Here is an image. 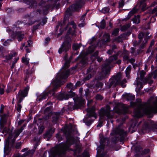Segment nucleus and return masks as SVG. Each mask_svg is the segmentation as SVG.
Masks as SVG:
<instances>
[{"instance_id":"f257e3e1","label":"nucleus","mask_w":157,"mask_h":157,"mask_svg":"<svg viewBox=\"0 0 157 157\" xmlns=\"http://www.w3.org/2000/svg\"><path fill=\"white\" fill-rule=\"evenodd\" d=\"M63 132L66 136V141L65 143H60L51 150V154L53 157H63L66 150L74 143L73 135L77 132V131L76 128L68 127L64 129Z\"/></svg>"},{"instance_id":"f03ea898","label":"nucleus","mask_w":157,"mask_h":157,"mask_svg":"<svg viewBox=\"0 0 157 157\" xmlns=\"http://www.w3.org/2000/svg\"><path fill=\"white\" fill-rule=\"evenodd\" d=\"M69 66V62L66 61L62 69L57 74L55 79L52 82V85L55 87L53 89V91H55L56 88L61 86L62 79H65L69 76L70 70L67 69Z\"/></svg>"},{"instance_id":"7ed1b4c3","label":"nucleus","mask_w":157,"mask_h":157,"mask_svg":"<svg viewBox=\"0 0 157 157\" xmlns=\"http://www.w3.org/2000/svg\"><path fill=\"white\" fill-rule=\"evenodd\" d=\"M26 126L25 124H23L20 128L15 131L14 134L12 135L10 134L8 138L6 140V144L4 147V151H9L10 149L13 146V145L15 141V139L19 135L24 129V127Z\"/></svg>"},{"instance_id":"20e7f679","label":"nucleus","mask_w":157,"mask_h":157,"mask_svg":"<svg viewBox=\"0 0 157 157\" xmlns=\"http://www.w3.org/2000/svg\"><path fill=\"white\" fill-rule=\"evenodd\" d=\"M73 97V99L75 103L74 104L71 103H69L68 105V109L65 107H63L62 110V113L65 111H67L68 110H72L78 109L84 103L85 100L82 97L78 98L75 94V96Z\"/></svg>"},{"instance_id":"39448f33","label":"nucleus","mask_w":157,"mask_h":157,"mask_svg":"<svg viewBox=\"0 0 157 157\" xmlns=\"http://www.w3.org/2000/svg\"><path fill=\"white\" fill-rule=\"evenodd\" d=\"M122 78V75L121 73H118L116 76L110 79L108 83L109 87H110L112 86H115L117 85H120L123 88L126 86L124 83L126 82L125 79L121 80Z\"/></svg>"},{"instance_id":"423d86ee","label":"nucleus","mask_w":157,"mask_h":157,"mask_svg":"<svg viewBox=\"0 0 157 157\" xmlns=\"http://www.w3.org/2000/svg\"><path fill=\"white\" fill-rule=\"evenodd\" d=\"M117 58L116 55H114L111 56L108 59H107L105 63L102 65V72L101 75L102 78H106V75L108 73V69L109 65L113 61H116Z\"/></svg>"},{"instance_id":"0eeeda50","label":"nucleus","mask_w":157,"mask_h":157,"mask_svg":"<svg viewBox=\"0 0 157 157\" xmlns=\"http://www.w3.org/2000/svg\"><path fill=\"white\" fill-rule=\"evenodd\" d=\"M29 89V87L27 86L23 90H20L18 93L17 98L18 102L16 109L19 112H20L22 108L20 103L23 98L27 96Z\"/></svg>"},{"instance_id":"6e6552de","label":"nucleus","mask_w":157,"mask_h":157,"mask_svg":"<svg viewBox=\"0 0 157 157\" xmlns=\"http://www.w3.org/2000/svg\"><path fill=\"white\" fill-rule=\"evenodd\" d=\"M100 146L98 148V152L99 153H102L99 155L98 157H107V155L106 154L107 152L105 151L104 150V146L107 144H106V142L107 141V143L109 141L108 139L107 138H105L103 136H101L100 137Z\"/></svg>"},{"instance_id":"1a4fd4ad","label":"nucleus","mask_w":157,"mask_h":157,"mask_svg":"<svg viewBox=\"0 0 157 157\" xmlns=\"http://www.w3.org/2000/svg\"><path fill=\"white\" fill-rule=\"evenodd\" d=\"M71 38L68 35H66L65 37L64 41L62 44L61 47L59 50V53L61 54L63 52L66 53L71 48Z\"/></svg>"},{"instance_id":"9d476101","label":"nucleus","mask_w":157,"mask_h":157,"mask_svg":"<svg viewBox=\"0 0 157 157\" xmlns=\"http://www.w3.org/2000/svg\"><path fill=\"white\" fill-rule=\"evenodd\" d=\"M99 115L101 119H110L112 117L111 113L110 108L109 105L101 109L99 112Z\"/></svg>"},{"instance_id":"9b49d317","label":"nucleus","mask_w":157,"mask_h":157,"mask_svg":"<svg viewBox=\"0 0 157 157\" xmlns=\"http://www.w3.org/2000/svg\"><path fill=\"white\" fill-rule=\"evenodd\" d=\"M95 50V47L94 46H90L88 50L82 56V58L80 60V64L82 67H85L86 66L88 62L87 57L86 56L87 54L93 52Z\"/></svg>"},{"instance_id":"f8f14e48","label":"nucleus","mask_w":157,"mask_h":157,"mask_svg":"<svg viewBox=\"0 0 157 157\" xmlns=\"http://www.w3.org/2000/svg\"><path fill=\"white\" fill-rule=\"evenodd\" d=\"M114 134L116 135L117 138L116 140H120V142L122 141L124 139L127 132L123 129L117 127L113 130Z\"/></svg>"},{"instance_id":"ddd939ff","label":"nucleus","mask_w":157,"mask_h":157,"mask_svg":"<svg viewBox=\"0 0 157 157\" xmlns=\"http://www.w3.org/2000/svg\"><path fill=\"white\" fill-rule=\"evenodd\" d=\"M67 23V28L69 29L68 33L73 36L75 35V29L76 28V26L74 21H72L71 22H69L68 19L64 18L63 23L65 24Z\"/></svg>"},{"instance_id":"4468645a","label":"nucleus","mask_w":157,"mask_h":157,"mask_svg":"<svg viewBox=\"0 0 157 157\" xmlns=\"http://www.w3.org/2000/svg\"><path fill=\"white\" fill-rule=\"evenodd\" d=\"M128 107L121 103H117L114 109L115 112L119 114H125L128 111Z\"/></svg>"},{"instance_id":"2eb2a0df","label":"nucleus","mask_w":157,"mask_h":157,"mask_svg":"<svg viewBox=\"0 0 157 157\" xmlns=\"http://www.w3.org/2000/svg\"><path fill=\"white\" fill-rule=\"evenodd\" d=\"M143 129L146 130L157 129V122L154 123L151 121H145L143 125Z\"/></svg>"},{"instance_id":"dca6fc26","label":"nucleus","mask_w":157,"mask_h":157,"mask_svg":"<svg viewBox=\"0 0 157 157\" xmlns=\"http://www.w3.org/2000/svg\"><path fill=\"white\" fill-rule=\"evenodd\" d=\"M81 2H77L68 8L66 10V12L67 13L70 14V12L78 11L79 9L81 8Z\"/></svg>"},{"instance_id":"f3484780","label":"nucleus","mask_w":157,"mask_h":157,"mask_svg":"<svg viewBox=\"0 0 157 157\" xmlns=\"http://www.w3.org/2000/svg\"><path fill=\"white\" fill-rule=\"evenodd\" d=\"M75 96V93H71L69 94L61 93L59 94L57 96V98L59 100L63 99H67L69 98H72Z\"/></svg>"},{"instance_id":"a211bd4d","label":"nucleus","mask_w":157,"mask_h":157,"mask_svg":"<svg viewBox=\"0 0 157 157\" xmlns=\"http://www.w3.org/2000/svg\"><path fill=\"white\" fill-rule=\"evenodd\" d=\"M152 77L154 78H155L157 77V69L155 70L153 73L149 74L147 78H145L143 81L144 82H148L150 84L152 83L153 81L150 80Z\"/></svg>"},{"instance_id":"6ab92c4d","label":"nucleus","mask_w":157,"mask_h":157,"mask_svg":"<svg viewBox=\"0 0 157 157\" xmlns=\"http://www.w3.org/2000/svg\"><path fill=\"white\" fill-rule=\"evenodd\" d=\"M95 108L93 106L91 108H88L87 110V115L89 117H94L95 119L97 118V116L95 112Z\"/></svg>"},{"instance_id":"aec40b11","label":"nucleus","mask_w":157,"mask_h":157,"mask_svg":"<svg viewBox=\"0 0 157 157\" xmlns=\"http://www.w3.org/2000/svg\"><path fill=\"white\" fill-rule=\"evenodd\" d=\"M98 51H96L95 53L93 54L91 56L90 58L92 61L96 59H97V61L98 62H100L102 61V58L98 56Z\"/></svg>"},{"instance_id":"412c9836","label":"nucleus","mask_w":157,"mask_h":157,"mask_svg":"<svg viewBox=\"0 0 157 157\" xmlns=\"http://www.w3.org/2000/svg\"><path fill=\"white\" fill-rule=\"evenodd\" d=\"M60 113L56 112L53 113L52 114V122L54 123H56L58 121L59 118Z\"/></svg>"},{"instance_id":"4be33fe9","label":"nucleus","mask_w":157,"mask_h":157,"mask_svg":"<svg viewBox=\"0 0 157 157\" xmlns=\"http://www.w3.org/2000/svg\"><path fill=\"white\" fill-rule=\"evenodd\" d=\"M145 33V36L144 40L143 41L142 43L140 45V47L141 48H143L145 46L146 44L147 43V38H149L148 35L149 33L147 32Z\"/></svg>"},{"instance_id":"5701e85b","label":"nucleus","mask_w":157,"mask_h":157,"mask_svg":"<svg viewBox=\"0 0 157 157\" xmlns=\"http://www.w3.org/2000/svg\"><path fill=\"white\" fill-rule=\"evenodd\" d=\"M98 67L97 65H95L94 64H93L90 66V67L87 69V71L88 73L91 72L92 73L95 72L97 69Z\"/></svg>"},{"instance_id":"b1692460","label":"nucleus","mask_w":157,"mask_h":157,"mask_svg":"<svg viewBox=\"0 0 157 157\" xmlns=\"http://www.w3.org/2000/svg\"><path fill=\"white\" fill-rule=\"evenodd\" d=\"M74 146L75 147L72 150L74 151L75 155H77L78 153L80 151L81 147L80 145L77 144H75Z\"/></svg>"},{"instance_id":"393cba45","label":"nucleus","mask_w":157,"mask_h":157,"mask_svg":"<svg viewBox=\"0 0 157 157\" xmlns=\"http://www.w3.org/2000/svg\"><path fill=\"white\" fill-rule=\"evenodd\" d=\"M125 37V35L123 34L115 38L113 40V42H116L117 43L123 42L124 37Z\"/></svg>"},{"instance_id":"a878e982","label":"nucleus","mask_w":157,"mask_h":157,"mask_svg":"<svg viewBox=\"0 0 157 157\" xmlns=\"http://www.w3.org/2000/svg\"><path fill=\"white\" fill-rule=\"evenodd\" d=\"M49 93V92L43 93L38 97L37 99L40 101L45 99L47 98Z\"/></svg>"},{"instance_id":"bb28decb","label":"nucleus","mask_w":157,"mask_h":157,"mask_svg":"<svg viewBox=\"0 0 157 157\" xmlns=\"http://www.w3.org/2000/svg\"><path fill=\"white\" fill-rule=\"evenodd\" d=\"M49 8V6L48 5L46 6L45 7H44V9L43 10L38 9L36 11L37 12H38L40 14L43 13L44 14H46L48 13L47 11L48 10Z\"/></svg>"},{"instance_id":"cd10ccee","label":"nucleus","mask_w":157,"mask_h":157,"mask_svg":"<svg viewBox=\"0 0 157 157\" xmlns=\"http://www.w3.org/2000/svg\"><path fill=\"white\" fill-rule=\"evenodd\" d=\"M124 98L128 101L134 100L135 98L134 95L131 94H127L124 95Z\"/></svg>"},{"instance_id":"c85d7f7f","label":"nucleus","mask_w":157,"mask_h":157,"mask_svg":"<svg viewBox=\"0 0 157 157\" xmlns=\"http://www.w3.org/2000/svg\"><path fill=\"white\" fill-rule=\"evenodd\" d=\"M16 36L17 37L18 41H21L24 37V35L20 32H18L16 33Z\"/></svg>"},{"instance_id":"c756f323","label":"nucleus","mask_w":157,"mask_h":157,"mask_svg":"<svg viewBox=\"0 0 157 157\" xmlns=\"http://www.w3.org/2000/svg\"><path fill=\"white\" fill-rule=\"evenodd\" d=\"M24 2L27 4L29 5L32 6H36L37 4L34 0H23Z\"/></svg>"},{"instance_id":"7c9ffc66","label":"nucleus","mask_w":157,"mask_h":157,"mask_svg":"<svg viewBox=\"0 0 157 157\" xmlns=\"http://www.w3.org/2000/svg\"><path fill=\"white\" fill-rule=\"evenodd\" d=\"M103 41L104 42H108L110 41V35L108 33H105L103 35Z\"/></svg>"},{"instance_id":"2f4dec72","label":"nucleus","mask_w":157,"mask_h":157,"mask_svg":"<svg viewBox=\"0 0 157 157\" xmlns=\"http://www.w3.org/2000/svg\"><path fill=\"white\" fill-rule=\"evenodd\" d=\"M137 11V9L136 7H134L133 8L132 10L130 11L128 14V19H129L131 16L134 13H136Z\"/></svg>"},{"instance_id":"473e14b6","label":"nucleus","mask_w":157,"mask_h":157,"mask_svg":"<svg viewBox=\"0 0 157 157\" xmlns=\"http://www.w3.org/2000/svg\"><path fill=\"white\" fill-rule=\"evenodd\" d=\"M132 21L135 24H139L140 22V16L137 15V16H135L132 19Z\"/></svg>"},{"instance_id":"72a5a7b5","label":"nucleus","mask_w":157,"mask_h":157,"mask_svg":"<svg viewBox=\"0 0 157 157\" xmlns=\"http://www.w3.org/2000/svg\"><path fill=\"white\" fill-rule=\"evenodd\" d=\"M132 67L131 65L128 66L125 71V74L126 77L128 78L129 77V74L131 71Z\"/></svg>"},{"instance_id":"f704fd0d","label":"nucleus","mask_w":157,"mask_h":157,"mask_svg":"<svg viewBox=\"0 0 157 157\" xmlns=\"http://www.w3.org/2000/svg\"><path fill=\"white\" fill-rule=\"evenodd\" d=\"M6 121L5 119H3V116H1V119L0 120V128H3L4 127V124Z\"/></svg>"},{"instance_id":"c9c22d12","label":"nucleus","mask_w":157,"mask_h":157,"mask_svg":"<svg viewBox=\"0 0 157 157\" xmlns=\"http://www.w3.org/2000/svg\"><path fill=\"white\" fill-rule=\"evenodd\" d=\"M124 55L123 56L124 59L125 60H127L129 59V52L128 51H125L124 52Z\"/></svg>"},{"instance_id":"e433bc0d","label":"nucleus","mask_w":157,"mask_h":157,"mask_svg":"<svg viewBox=\"0 0 157 157\" xmlns=\"http://www.w3.org/2000/svg\"><path fill=\"white\" fill-rule=\"evenodd\" d=\"M131 26L130 24H128L126 25L123 26L121 28V30L122 31H125Z\"/></svg>"},{"instance_id":"4c0bfd02","label":"nucleus","mask_w":157,"mask_h":157,"mask_svg":"<svg viewBox=\"0 0 157 157\" xmlns=\"http://www.w3.org/2000/svg\"><path fill=\"white\" fill-rule=\"evenodd\" d=\"M140 75V77L141 80L142 81H143L144 77L146 75V72L143 70L140 71L139 72Z\"/></svg>"},{"instance_id":"58836bf2","label":"nucleus","mask_w":157,"mask_h":157,"mask_svg":"<svg viewBox=\"0 0 157 157\" xmlns=\"http://www.w3.org/2000/svg\"><path fill=\"white\" fill-rule=\"evenodd\" d=\"M157 113V99L153 103V113Z\"/></svg>"},{"instance_id":"ea45409f","label":"nucleus","mask_w":157,"mask_h":157,"mask_svg":"<svg viewBox=\"0 0 157 157\" xmlns=\"http://www.w3.org/2000/svg\"><path fill=\"white\" fill-rule=\"evenodd\" d=\"M81 47L80 44H74L72 46V48L74 50H76L78 49Z\"/></svg>"},{"instance_id":"a19ab883","label":"nucleus","mask_w":157,"mask_h":157,"mask_svg":"<svg viewBox=\"0 0 157 157\" xmlns=\"http://www.w3.org/2000/svg\"><path fill=\"white\" fill-rule=\"evenodd\" d=\"M145 36V33L143 32H141L140 33L138 36V37L139 40L141 42L142 41V40H143V37L144 38Z\"/></svg>"},{"instance_id":"79ce46f5","label":"nucleus","mask_w":157,"mask_h":157,"mask_svg":"<svg viewBox=\"0 0 157 157\" xmlns=\"http://www.w3.org/2000/svg\"><path fill=\"white\" fill-rule=\"evenodd\" d=\"M143 1H141L140 4V8H141L143 10H144L146 6V4Z\"/></svg>"},{"instance_id":"37998d69","label":"nucleus","mask_w":157,"mask_h":157,"mask_svg":"<svg viewBox=\"0 0 157 157\" xmlns=\"http://www.w3.org/2000/svg\"><path fill=\"white\" fill-rule=\"evenodd\" d=\"M106 23L105 21L104 20H103L100 23V27L102 29H104Z\"/></svg>"},{"instance_id":"c03bdc74","label":"nucleus","mask_w":157,"mask_h":157,"mask_svg":"<svg viewBox=\"0 0 157 157\" xmlns=\"http://www.w3.org/2000/svg\"><path fill=\"white\" fill-rule=\"evenodd\" d=\"M56 137L59 142L60 141L63 140L61 135L60 134V132H59L56 134Z\"/></svg>"},{"instance_id":"a18cd8bd","label":"nucleus","mask_w":157,"mask_h":157,"mask_svg":"<svg viewBox=\"0 0 157 157\" xmlns=\"http://www.w3.org/2000/svg\"><path fill=\"white\" fill-rule=\"evenodd\" d=\"M5 86L3 85L0 84V94L2 95L4 92Z\"/></svg>"},{"instance_id":"49530a36","label":"nucleus","mask_w":157,"mask_h":157,"mask_svg":"<svg viewBox=\"0 0 157 157\" xmlns=\"http://www.w3.org/2000/svg\"><path fill=\"white\" fill-rule=\"evenodd\" d=\"M29 59H28L27 58L24 57H22V62L26 65H27L29 63Z\"/></svg>"},{"instance_id":"de8ad7c7","label":"nucleus","mask_w":157,"mask_h":157,"mask_svg":"<svg viewBox=\"0 0 157 157\" xmlns=\"http://www.w3.org/2000/svg\"><path fill=\"white\" fill-rule=\"evenodd\" d=\"M119 31V29L118 28H116L113 31L112 35L114 36H116L118 34V32Z\"/></svg>"},{"instance_id":"09e8293b","label":"nucleus","mask_w":157,"mask_h":157,"mask_svg":"<svg viewBox=\"0 0 157 157\" xmlns=\"http://www.w3.org/2000/svg\"><path fill=\"white\" fill-rule=\"evenodd\" d=\"M52 134L48 130L45 134L44 138H50L52 136Z\"/></svg>"},{"instance_id":"8fccbe9b","label":"nucleus","mask_w":157,"mask_h":157,"mask_svg":"<svg viewBox=\"0 0 157 157\" xmlns=\"http://www.w3.org/2000/svg\"><path fill=\"white\" fill-rule=\"evenodd\" d=\"M109 8L108 7H105L102 10V12L103 13H106L109 12Z\"/></svg>"},{"instance_id":"3c124183","label":"nucleus","mask_w":157,"mask_h":157,"mask_svg":"<svg viewBox=\"0 0 157 157\" xmlns=\"http://www.w3.org/2000/svg\"><path fill=\"white\" fill-rule=\"evenodd\" d=\"M103 86V83L100 82H97L96 84V86L97 88H101Z\"/></svg>"},{"instance_id":"603ef678","label":"nucleus","mask_w":157,"mask_h":157,"mask_svg":"<svg viewBox=\"0 0 157 157\" xmlns=\"http://www.w3.org/2000/svg\"><path fill=\"white\" fill-rule=\"evenodd\" d=\"M12 41L11 40H7L5 41L3 44L5 46H6L10 44V42Z\"/></svg>"},{"instance_id":"864d4df0","label":"nucleus","mask_w":157,"mask_h":157,"mask_svg":"<svg viewBox=\"0 0 157 157\" xmlns=\"http://www.w3.org/2000/svg\"><path fill=\"white\" fill-rule=\"evenodd\" d=\"M141 149V147L139 145H138L135 147V151L137 152L140 151Z\"/></svg>"},{"instance_id":"5fc2aeb1","label":"nucleus","mask_w":157,"mask_h":157,"mask_svg":"<svg viewBox=\"0 0 157 157\" xmlns=\"http://www.w3.org/2000/svg\"><path fill=\"white\" fill-rule=\"evenodd\" d=\"M44 129V126H43V125H41L40 128V129H39V131L38 132L39 134H41L43 132Z\"/></svg>"},{"instance_id":"6e6d98bb","label":"nucleus","mask_w":157,"mask_h":157,"mask_svg":"<svg viewBox=\"0 0 157 157\" xmlns=\"http://www.w3.org/2000/svg\"><path fill=\"white\" fill-rule=\"evenodd\" d=\"M135 50L136 48H135L132 47L131 48L130 52L133 56H136V54L135 53Z\"/></svg>"},{"instance_id":"4d7b16f0","label":"nucleus","mask_w":157,"mask_h":157,"mask_svg":"<svg viewBox=\"0 0 157 157\" xmlns=\"http://www.w3.org/2000/svg\"><path fill=\"white\" fill-rule=\"evenodd\" d=\"M95 98L97 100H102L103 98V97L101 95L98 94L96 95Z\"/></svg>"},{"instance_id":"13d9d810","label":"nucleus","mask_w":157,"mask_h":157,"mask_svg":"<svg viewBox=\"0 0 157 157\" xmlns=\"http://www.w3.org/2000/svg\"><path fill=\"white\" fill-rule=\"evenodd\" d=\"M139 79V77H138L137 78H136V81H137V82H136V85H137V86H138L139 85H140V89H141L142 87H143V86L142 85V83L140 82H139L138 81V80Z\"/></svg>"},{"instance_id":"bf43d9fd","label":"nucleus","mask_w":157,"mask_h":157,"mask_svg":"<svg viewBox=\"0 0 157 157\" xmlns=\"http://www.w3.org/2000/svg\"><path fill=\"white\" fill-rule=\"evenodd\" d=\"M10 130L7 128H4L2 132L3 133H9Z\"/></svg>"},{"instance_id":"052dcab7","label":"nucleus","mask_w":157,"mask_h":157,"mask_svg":"<svg viewBox=\"0 0 157 157\" xmlns=\"http://www.w3.org/2000/svg\"><path fill=\"white\" fill-rule=\"evenodd\" d=\"M92 77V75L91 74H88L84 78V81H86L87 80L91 78Z\"/></svg>"},{"instance_id":"680f3d73","label":"nucleus","mask_w":157,"mask_h":157,"mask_svg":"<svg viewBox=\"0 0 157 157\" xmlns=\"http://www.w3.org/2000/svg\"><path fill=\"white\" fill-rule=\"evenodd\" d=\"M93 122V121L92 120H89L87 121H86L85 122L87 125L89 126Z\"/></svg>"},{"instance_id":"e2e57ef3","label":"nucleus","mask_w":157,"mask_h":157,"mask_svg":"<svg viewBox=\"0 0 157 157\" xmlns=\"http://www.w3.org/2000/svg\"><path fill=\"white\" fill-rule=\"evenodd\" d=\"M34 141H36L37 142L35 144V146H34V148L35 149L37 147V145H38V141H39V138L37 137H35L34 138Z\"/></svg>"},{"instance_id":"0e129e2a","label":"nucleus","mask_w":157,"mask_h":157,"mask_svg":"<svg viewBox=\"0 0 157 157\" xmlns=\"http://www.w3.org/2000/svg\"><path fill=\"white\" fill-rule=\"evenodd\" d=\"M119 6L120 8L122 7L124 5V1L122 0H121L120 2H119Z\"/></svg>"},{"instance_id":"69168bd1","label":"nucleus","mask_w":157,"mask_h":157,"mask_svg":"<svg viewBox=\"0 0 157 157\" xmlns=\"http://www.w3.org/2000/svg\"><path fill=\"white\" fill-rule=\"evenodd\" d=\"M141 41H140V40L138 42L137 41H134L133 43V45L135 46H136L139 44L141 43Z\"/></svg>"},{"instance_id":"338daca9","label":"nucleus","mask_w":157,"mask_h":157,"mask_svg":"<svg viewBox=\"0 0 157 157\" xmlns=\"http://www.w3.org/2000/svg\"><path fill=\"white\" fill-rule=\"evenodd\" d=\"M13 57V55L12 54H10L6 56V58L7 59L9 60L12 58Z\"/></svg>"},{"instance_id":"774afa93","label":"nucleus","mask_w":157,"mask_h":157,"mask_svg":"<svg viewBox=\"0 0 157 157\" xmlns=\"http://www.w3.org/2000/svg\"><path fill=\"white\" fill-rule=\"evenodd\" d=\"M21 142H19L18 143H17L15 146V147L16 148H19L21 146Z\"/></svg>"}]
</instances>
